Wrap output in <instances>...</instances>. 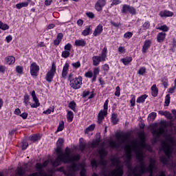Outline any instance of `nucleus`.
Masks as SVG:
<instances>
[{
  "mask_svg": "<svg viewBox=\"0 0 176 176\" xmlns=\"http://www.w3.org/2000/svg\"><path fill=\"white\" fill-rule=\"evenodd\" d=\"M162 146L166 157L161 156L160 157V160L162 164L166 166V164H168V160L173 155V147H171L168 143L166 142H162Z\"/></svg>",
  "mask_w": 176,
  "mask_h": 176,
  "instance_id": "1",
  "label": "nucleus"
},
{
  "mask_svg": "<svg viewBox=\"0 0 176 176\" xmlns=\"http://www.w3.org/2000/svg\"><path fill=\"white\" fill-rule=\"evenodd\" d=\"M72 76H74V74H72V73H70L67 78V80H69V82L70 87H72V89H74V90H78L80 89L82 86V82H83V78L80 76H78L76 78H72Z\"/></svg>",
  "mask_w": 176,
  "mask_h": 176,
  "instance_id": "2",
  "label": "nucleus"
},
{
  "mask_svg": "<svg viewBox=\"0 0 176 176\" xmlns=\"http://www.w3.org/2000/svg\"><path fill=\"white\" fill-rule=\"evenodd\" d=\"M107 55L108 48L107 47V45H105L102 50L100 56H94L92 57L93 65L97 67L100 65V63H104V61H107Z\"/></svg>",
  "mask_w": 176,
  "mask_h": 176,
  "instance_id": "3",
  "label": "nucleus"
},
{
  "mask_svg": "<svg viewBox=\"0 0 176 176\" xmlns=\"http://www.w3.org/2000/svg\"><path fill=\"white\" fill-rule=\"evenodd\" d=\"M161 125L163 126H160L159 129H155L153 131V135H156V138L154 139V142H157V138H160L166 131V127H167V122L166 121H162Z\"/></svg>",
  "mask_w": 176,
  "mask_h": 176,
  "instance_id": "4",
  "label": "nucleus"
},
{
  "mask_svg": "<svg viewBox=\"0 0 176 176\" xmlns=\"http://www.w3.org/2000/svg\"><path fill=\"white\" fill-rule=\"evenodd\" d=\"M56 155L57 157L56 158L55 161L52 162V166H54V167H58V166H61V163H64V164L72 163L69 161L70 159H67L65 155H63L62 153Z\"/></svg>",
  "mask_w": 176,
  "mask_h": 176,
  "instance_id": "5",
  "label": "nucleus"
},
{
  "mask_svg": "<svg viewBox=\"0 0 176 176\" xmlns=\"http://www.w3.org/2000/svg\"><path fill=\"white\" fill-rule=\"evenodd\" d=\"M60 153L63 154V156H65L67 159H70L69 161L72 163H74V162H79V160H80V155L79 154H76L71 157V148H69V147H66L65 153H63L62 151Z\"/></svg>",
  "mask_w": 176,
  "mask_h": 176,
  "instance_id": "6",
  "label": "nucleus"
},
{
  "mask_svg": "<svg viewBox=\"0 0 176 176\" xmlns=\"http://www.w3.org/2000/svg\"><path fill=\"white\" fill-rule=\"evenodd\" d=\"M121 12L124 14H127V13L132 14V16L137 14V10L135 8L127 4L123 5Z\"/></svg>",
  "mask_w": 176,
  "mask_h": 176,
  "instance_id": "7",
  "label": "nucleus"
},
{
  "mask_svg": "<svg viewBox=\"0 0 176 176\" xmlns=\"http://www.w3.org/2000/svg\"><path fill=\"white\" fill-rule=\"evenodd\" d=\"M49 160H47L45 161H44L42 164L37 162L36 164L35 168H36L37 171H38V174L39 175L42 176V175H45V172L43 171V168H45V167H47V166L49 165Z\"/></svg>",
  "mask_w": 176,
  "mask_h": 176,
  "instance_id": "8",
  "label": "nucleus"
},
{
  "mask_svg": "<svg viewBox=\"0 0 176 176\" xmlns=\"http://www.w3.org/2000/svg\"><path fill=\"white\" fill-rule=\"evenodd\" d=\"M100 155V166H107V160H105V157L108 156V151L105 150V148H101L98 151Z\"/></svg>",
  "mask_w": 176,
  "mask_h": 176,
  "instance_id": "9",
  "label": "nucleus"
},
{
  "mask_svg": "<svg viewBox=\"0 0 176 176\" xmlns=\"http://www.w3.org/2000/svg\"><path fill=\"white\" fill-rule=\"evenodd\" d=\"M116 138H117L118 142H120V144H124L129 138H130V133H116Z\"/></svg>",
  "mask_w": 176,
  "mask_h": 176,
  "instance_id": "10",
  "label": "nucleus"
},
{
  "mask_svg": "<svg viewBox=\"0 0 176 176\" xmlns=\"http://www.w3.org/2000/svg\"><path fill=\"white\" fill-rule=\"evenodd\" d=\"M39 73V65L36 63L33 62L30 65V75L32 78H36L38 74Z\"/></svg>",
  "mask_w": 176,
  "mask_h": 176,
  "instance_id": "11",
  "label": "nucleus"
},
{
  "mask_svg": "<svg viewBox=\"0 0 176 176\" xmlns=\"http://www.w3.org/2000/svg\"><path fill=\"white\" fill-rule=\"evenodd\" d=\"M64 146V139L59 138L56 142V148L55 152L56 155H60L63 152V146Z\"/></svg>",
  "mask_w": 176,
  "mask_h": 176,
  "instance_id": "12",
  "label": "nucleus"
},
{
  "mask_svg": "<svg viewBox=\"0 0 176 176\" xmlns=\"http://www.w3.org/2000/svg\"><path fill=\"white\" fill-rule=\"evenodd\" d=\"M107 5V0H98L95 3V10L96 12H102V8Z\"/></svg>",
  "mask_w": 176,
  "mask_h": 176,
  "instance_id": "13",
  "label": "nucleus"
},
{
  "mask_svg": "<svg viewBox=\"0 0 176 176\" xmlns=\"http://www.w3.org/2000/svg\"><path fill=\"white\" fill-rule=\"evenodd\" d=\"M107 115H108V111L100 110L98 115L97 123L98 124H102V122H104V119H105V117L107 116Z\"/></svg>",
  "mask_w": 176,
  "mask_h": 176,
  "instance_id": "14",
  "label": "nucleus"
},
{
  "mask_svg": "<svg viewBox=\"0 0 176 176\" xmlns=\"http://www.w3.org/2000/svg\"><path fill=\"white\" fill-rule=\"evenodd\" d=\"M68 71H69V63L66 62L63 67L61 78L65 79L68 75Z\"/></svg>",
  "mask_w": 176,
  "mask_h": 176,
  "instance_id": "15",
  "label": "nucleus"
},
{
  "mask_svg": "<svg viewBox=\"0 0 176 176\" xmlns=\"http://www.w3.org/2000/svg\"><path fill=\"white\" fill-rule=\"evenodd\" d=\"M103 31H104V26H102V24H99L95 28L93 32V35L94 36H99V35H101V34H102Z\"/></svg>",
  "mask_w": 176,
  "mask_h": 176,
  "instance_id": "16",
  "label": "nucleus"
},
{
  "mask_svg": "<svg viewBox=\"0 0 176 176\" xmlns=\"http://www.w3.org/2000/svg\"><path fill=\"white\" fill-rule=\"evenodd\" d=\"M152 46V41L150 39H147L144 41V45L142 46V52L145 54L148 52V50Z\"/></svg>",
  "mask_w": 176,
  "mask_h": 176,
  "instance_id": "17",
  "label": "nucleus"
},
{
  "mask_svg": "<svg viewBox=\"0 0 176 176\" xmlns=\"http://www.w3.org/2000/svg\"><path fill=\"white\" fill-rule=\"evenodd\" d=\"M156 168V160L153 158L150 159V164L147 167V173H153V169Z\"/></svg>",
  "mask_w": 176,
  "mask_h": 176,
  "instance_id": "18",
  "label": "nucleus"
},
{
  "mask_svg": "<svg viewBox=\"0 0 176 176\" xmlns=\"http://www.w3.org/2000/svg\"><path fill=\"white\" fill-rule=\"evenodd\" d=\"M72 163V164L70 165L69 169L73 171V173H76V171H79V170H80V167H82V164L75 163L74 162Z\"/></svg>",
  "mask_w": 176,
  "mask_h": 176,
  "instance_id": "19",
  "label": "nucleus"
},
{
  "mask_svg": "<svg viewBox=\"0 0 176 176\" xmlns=\"http://www.w3.org/2000/svg\"><path fill=\"white\" fill-rule=\"evenodd\" d=\"M159 16H160V17H173L174 16V12L168 10H164L160 11Z\"/></svg>",
  "mask_w": 176,
  "mask_h": 176,
  "instance_id": "20",
  "label": "nucleus"
},
{
  "mask_svg": "<svg viewBox=\"0 0 176 176\" xmlns=\"http://www.w3.org/2000/svg\"><path fill=\"white\" fill-rule=\"evenodd\" d=\"M166 35L167 34H166V32H164L158 33L157 35V41L158 42V43H162V42H164Z\"/></svg>",
  "mask_w": 176,
  "mask_h": 176,
  "instance_id": "21",
  "label": "nucleus"
},
{
  "mask_svg": "<svg viewBox=\"0 0 176 176\" xmlns=\"http://www.w3.org/2000/svg\"><path fill=\"white\" fill-rule=\"evenodd\" d=\"M64 38V34L63 33H58L56 36V38L54 41V45L55 46H58Z\"/></svg>",
  "mask_w": 176,
  "mask_h": 176,
  "instance_id": "22",
  "label": "nucleus"
},
{
  "mask_svg": "<svg viewBox=\"0 0 176 176\" xmlns=\"http://www.w3.org/2000/svg\"><path fill=\"white\" fill-rule=\"evenodd\" d=\"M139 163H140V166H139V173H140L141 174H146V173H148V169H146L148 168V167H146V166L145 165V162L144 161H142Z\"/></svg>",
  "mask_w": 176,
  "mask_h": 176,
  "instance_id": "23",
  "label": "nucleus"
},
{
  "mask_svg": "<svg viewBox=\"0 0 176 176\" xmlns=\"http://www.w3.org/2000/svg\"><path fill=\"white\" fill-rule=\"evenodd\" d=\"M5 61L8 65H13L16 63V58L13 56H8L6 57Z\"/></svg>",
  "mask_w": 176,
  "mask_h": 176,
  "instance_id": "24",
  "label": "nucleus"
},
{
  "mask_svg": "<svg viewBox=\"0 0 176 176\" xmlns=\"http://www.w3.org/2000/svg\"><path fill=\"white\" fill-rule=\"evenodd\" d=\"M54 75H56V73H53L52 72L50 71L46 74L45 80L47 82H48V83H52V82H53Z\"/></svg>",
  "mask_w": 176,
  "mask_h": 176,
  "instance_id": "25",
  "label": "nucleus"
},
{
  "mask_svg": "<svg viewBox=\"0 0 176 176\" xmlns=\"http://www.w3.org/2000/svg\"><path fill=\"white\" fill-rule=\"evenodd\" d=\"M67 115V120L69 122V123H71L72 122L74 121V113L71 110H66Z\"/></svg>",
  "mask_w": 176,
  "mask_h": 176,
  "instance_id": "26",
  "label": "nucleus"
},
{
  "mask_svg": "<svg viewBox=\"0 0 176 176\" xmlns=\"http://www.w3.org/2000/svg\"><path fill=\"white\" fill-rule=\"evenodd\" d=\"M120 61L124 65H129V64L133 61V57L126 56L125 58H121Z\"/></svg>",
  "mask_w": 176,
  "mask_h": 176,
  "instance_id": "27",
  "label": "nucleus"
},
{
  "mask_svg": "<svg viewBox=\"0 0 176 176\" xmlns=\"http://www.w3.org/2000/svg\"><path fill=\"white\" fill-rule=\"evenodd\" d=\"M120 119L118 118V114L113 113L111 114V122L113 123V124L116 125L118 123H119Z\"/></svg>",
  "mask_w": 176,
  "mask_h": 176,
  "instance_id": "28",
  "label": "nucleus"
},
{
  "mask_svg": "<svg viewBox=\"0 0 176 176\" xmlns=\"http://www.w3.org/2000/svg\"><path fill=\"white\" fill-rule=\"evenodd\" d=\"M159 115H162V116H165L166 118H167L168 119H173V116L171 115V113H170V111H158Z\"/></svg>",
  "mask_w": 176,
  "mask_h": 176,
  "instance_id": "29",
  "label": "nucleus"
},
{
  "mask_svg": "<svg viewBox=\"0 0 176 176\" xmlns=\"http://www.w3.org/2000/svg\"><path fill=\"white\" fill-rule=\"evenodd\" d=\"M147 98H148V95L146 94L142 95L137 98L136 102H138V104H144V102H145V100Z\"/></svg>",
  "mask_w": 176,
  "mask_h": 176,
  "instance_id": "30",
  "label": "nucleus"
},
{
  "mask_svg": "<svg viewBox=\"0 0 176 176\" xmlns=\"http://www.w3.org/2000/svg\"><path fill=\"white\" fill-rule=\"evenodd\" d=\"M86 45H87L86 41H85L83 39L75 41V46L85 47V46H86Z\"/></svg>",
  "mask_w": 176,
  "mask_h": 176,
  "instance_id": "31",
  "label": "nucleus"
},
{
  "mask_svg": "<svg viewBox=\"0 0 176 176\" xmlns=\"http://www.w3.org/2000/svg\"><path fill=\"white\" fill-rule=\"evenodd\" d=\"M41 138H42V137L39 133L34 134L30 137V140L32 142H36V141H40Z\"/></svg>",
  "mask_w": 176,
  "mask_h": 176,
  "instance_id": "32",
  "label": "nucleus"
},
{
  "mask_svg": "<svg viewBox=\"0 0 176 176\" xmlns=\"http://www.w3.org/2000/svg\"><path fill=\"white\" fill-rule=\"evenodd\" d=\"M33 101H34V104L30 103L31 108H38V107H41V103L39 102V99L36 96L32 98Z\"/></svg>",
  "mask_w": 176,
  "mask_h": 176,
  "instance_id": "33",
  "label": "nucleus"
},
{
  "mask_svg": "<svg viewBox=\"0 0 176 176\" xmlns=\"http://www.w3.org/2000/svg\"><path fill=\"white\" fill-rule=\"evenodd\" d=\"M157 94H159V89H157L156 85H153L151 87V96H153V97H157Z\"/></svg>",
  "mask_w": 176,
  "mask_h": 176,
  "instance_id": "34",
  "label": "nucleus"
},
{
  "mask_svg": "<svg viewBox=\"0 0 176 176\" xmlns=\"http://www.w3.org/2000/svg\"><path fill=\"white\" fill-rule=\"evenodd\" d=\"M144 153L141 150H139V152L136 153V159L138 160L139 162H144Z\"/></svg>",
  "mask_w": 176,
  "mask_h": 176,
  "instance_id": "35",
  "label": "nucleus"
},
{
  "mask_svg": "<svg viewBox=\"0 0 176 176\" xmlns=\"http://www.w3.org/2000/svg\"><path fill=\"white\" fill-rule=\"evenodd\" d=\"M125 164L129 171L132 173V174H134L135 173V169H133V166L131 165V161L126 160Z\"/></svg>",
  "mask_w": 176,
  "mask_h": 176,
  "instance_id": "36",
  "label": "nucleus"
},
{
  "mask_svg": "<svg viewBox=\"0 0 176 176\" xmlns=\"http://www.w3.org/2000/svg\"><path fill=\"white\" fill-rule=\"evenodd\" d=\"M124 151L126 160L131 161V159L133 157V155H131V151L127 149V147L124 148Z\"/></svg>",
  "mask_w": 176,
  "mask_h": 176,
  "instance_id": "37",
  "label": "nucleus"
},
{
  "mask_svg": "<svg viewBox=\"0 0 176 176\" xmlns=\"http://www.w3.org/2000/svg\"><path fill=\"white\" fill-rule=\"evenodd\" d=\"M100 138L94 140L91 143V148H98V146L100 145Z\"/></svg>",
  "mask_w": 176,
  "mask_h": 176,
  "instance_id": "38",
  "label": "nucleus"
},
{
  "mask_svg": "<svg viewBox=\"0 0 176 176\" xmlns=\"http://www.w3.org/2000/svg\"><path fill=\"white\" fill-rule=\"evenodd\" d=\"M57 170L60 171V173H63L65 176H75V174L74 173H67V171H65V169H64V167H60L57 169Z\"/></svg>",
  "mask_w": 176,
  "mask_h": 176,
  "instance_id": "39",
  "label": "nucleus"
},
{
  "mask_svg": "<svg viewBox=\"0 0 176 176\" xmlns=\"http://www.w3.org/2000/svg\"><path fill=\"white\" fill-rule=\"evenodd\" d=\"M156 116H157V113H156V112L151 113L147 118L148 122H153V120L156 119Z\"/></svg>",
  "mask_w": 176,
  "mask_h": 176,
  "instance_id": "40",
  "label": "nucleus"
},
{
  "mask_svg": "<svg viewBox=\"0 0 176 176\" xmlns=\"http://www.w3.org/2000/svg\"><path fill=\"white\" fill-rule=\"evenodd\" d=\"M91 32V28H90V26H87L85 29L82 32V35L83 36H87V35H90Z\"/></svg>",
  "mask_w": 176,
  "mask_h": 176,
  "instance_id": "41",
  "label": "nucleus"
},
{
  "mask_svg": "<svg viewBox=\"0 0 176 176\" xmlns=\"http://www.w3.org/2000/svg\"><path fill=\"white\" fill-rule=\"evenodd\" d=\"M68 108L72 109V111L76 112V102L75 101H71L68 104Z\"/></svg>",
  "mask_w": 176,
  "mask_h": 176,
  "instance_id": "42",
  "label": "nucleus"
},
{
  "mask_svg": "<svg viewBox=\"0 0 176 176\" xmlns=\"http://www.w3.org/2000/svg\"><path fill=\"white\" fill-rule=\"evenodd\" d=\"M81 140H83V138H80L79 149L80 151H81V152H83V151L86 149V146H87V144L85 142H81Z\"/></svg>",
  "mask_w": 176,
  "mask_h": 176,
  "instance_id": "43",
  "label": "nucleus"
},
{
  "mask_svg": "<svg viewBox=\"0 0 176 176\" xmlns=\"http://www.w3.org/2000/svg\"><path fill=\"white\" fill-rule=\"evenodd\" d=\"M15 71L16 74L23 75V74H24V67H23V66L18 65L16 67Z\"/></svg>",
  "mask_w": 176,
  "mask_h": 176,
  "instance_id": "44",
  "label": "nucleus"
},
{
  "mask_svg": "<svg viewBox=\"0 0 176 176\" xmlns=\"http://www.w3.org/2000/svg\"><path fill=\"white\" fill-rule=\"evenodd\" d=\"M17 175L23 176L25 175V169L24 168L19 167L16 170Z\"/></svg>",
  "mask_w": 176,
  "mask_h": 176,
  "instance_id": "45",
  "label": "nucleus"
},
{
  "mask_svg": "<svg viewBox=\"0 0 176 176\" xmlns=\"http://www.w3.org/2000/svg\"><path fill=\"white\" fill-rule=\"evenodd\" d=\"M30 102V95L25 94L23 96V104L25 107H28V103Z\"/></svg>",
  "mask_w": 176,
  "mask_h": 176,
  "instance_id": "46",
  "label": "nucleus"
},
{
  "mask_svg": "<svg viewBox=\"0 0 176 176\" xmlns=\"http://www.w3.org/2000/svg\"><path fill=\"white\" fill-rule=\"evenodd\" d=\"M157 30H159L160 31H163V32H168L170 28H168V26H167V25H163L159 28H157Z\"/></svg>",
  "mask_w": 176,
  "mask_h": 176,
  "instance_id": "47",
  "label": "nucleus"
},
{
  "mask_svg": "<svg viewBox=\"0 0 176 176\" xmlns=\"http://www.w3.org/2000/svg\"><path fill=\"white\" fill-rule=\"evenodd\" d=\"M64 130V121H61L59 122V124L58 126L57 130L55 132V134H57V133H59V131H63Z\"/></svg>",
  "mask_w": 176,
  "mask_h": 176,
  "instance_id": "48",
  "label": "nucleus"
},
{
  "mask_svg": "<svg viewBox=\"0 0 176 176\" xmlns=\"http://www.w3.org/2000/svg\"><path fill=\"white\" fill-rule=\"evenodd\" d=\"M161 82L164 89H167V87H168V78H167L166 77H164L161 80Z\"/></svg>",
  "mask_w": 176,
  "mask_h": 176,
  "instance_id": "49",
  "label": "nucleus"
},
{
  "mask_svg": "<svg viewBox=\"0 0 176 176\" xmlns=\"http://www.w3.org/2000/svg\"><path fill=\"white\" fill-rule=\"evenodd\" d=\"M138 75H141L142 76H144L145 74H146V67H142L139 69L138 72Z\"/></svg>",
  "mask_w": 176,
  "mask_h": 176,
  "instance_id": "50",
  "label": "nucleus"
},
{
  "mask_svg": "<svg viewBox=\"0 0 176 176\" xmlns=\"http://www.w3.org/2000/svg\"><path fill=\"white\" fill-rule=\"evenodd\" d=\"M131 108L135 107V95H131V100H130Z\"/></svg>",
  "mask_w": 176,
  "mask_h": 176,
  "instance_id": "51",
  "label": "nucleus"
},
{
  "mask_svg": "<svg viewBox=\"0 0 176 176\" xmlns=\"http://www.w3.org/2000/svg\"><path fill=\"white\" fill-rule=\"evenodd\" d=\"M0 30L3 31H6V30H9V26L6 23H3V22L0 21Z\"/></svg>",
  "mask_w": 176,
  "mask_h": 176,
  "instance_id": "52",
  "label": "nucleus"
},
{
  "mask_svg": "<svg viewBox=\"0 0 176 176\" xmlns=\"http://www.w3.org/2000/svg\"><path fill=\"white\" fill-rule=\"evenodd\" d=\"M150 27H151V22H149V21H146L142 25V28L144 31H146V30H149Z\"/></svg>",
  "mask_w": 176,
  "mask_h": 176,
  "instance_id": "53",
  "label": "nucleus"
},
{
  "mask_svg": "<svg viewBox=\"0 0 176 176\" xmlns=\"http://www.w3.org/2000/svg\"><path fill=\"white\" fill-rule=\"evenodd\" d=\"M110 24L111 25H112V27H114L115 28H120V25H122L120 22H115L112 20L110 21Z\"/></svg>",
  "mask_w": 176,
  "mask_h": 176,
  "instance_id": "54",
  "label": "nucleus"
},
{
  "mask_svg": "<svg viewBox=\"0 0 176 176\" xmlns=\"http://www.w3.org/2000/svg\"><path fill=\"white\" fill-rule=\"evenodd\" d=\"M171 97L170 96V94H167L165 97V102H164V106L165 107H168V105H170V100Z\"/></svg>",
  "mask_w": 176,
  "mask_h": 176,
  "instance_id": "55",
  "label": "nucleus"
},
{
  "mask_svg": "<svg viewBox=\"0 0 176 176\" xmlns=\"http://www.w3.org/2000/svg\"><path fill=\"white\" fill-rule=\"evenodd\" d=\"M94 129H96V124H92L85 129V133H89V131H93Z\"/></svg>",
  "mask_w": 176,
  "mask_h": 176,
  "instance_id": "56",
  "label": "nucleus"
},
{
  "mask_svg": "<svg viewBox=\"0 0 176 176\" xmlns=\"http://www.w3.org/2000/svg\"><path fill=\"white\" fill-rule=\"evenodd\" d=\"M70 54H71V53L69 52V51L65 50L62 52L61 56L63 58H68V57H69Z\"/></svg>",
  "mask_w": 176,
  "mask_h": 176,
  "instance_id": "57",
  "label": "nucleus"
},
{
  "mask_svg": "<svg viewBox=\"0 0 176 176\" xmlns=\"http://www.w3.org/2000/svg\"><path fill=\"white\" fill-rule=\"evenodd\" d=\"M124 38L125 39H130L131 38H133V32H127L124 33Z\"/></svg>",
  "mask_w": 176,
  "mask_h": 176,
  "instance_id": "58",
  "label": "nucleus"
},
{
  "mask_svg": "<svg viewBox=\"0 0 176 176\" xmlns=\"http://www.w3.org/2000/svg\"><path fill=\"white\" fill-rule=\"evenodd\" d=\"M72 66L73 67V68H74L75 69H78V68H80V61H77L76 63H73L72 64Z\"/></svg>",
  "mask_w": 176,
  "mask_h": 176,
  "instance_id": "59",
  "label": "nucleus"
},
{
  "mask_svg": "<svg viewBox=\"0 0 176 176\" xmlns=\"http://www.w3.org/2000/svg\"><path fill=\"white\" fill-rule=\"evenodd\" d=\"M108 104H109V99H107L104 103V105H103V110L102 111H104L106 112H108Z\"/></svg>",
  "mask_w": 176,
  "mask_h": 176,
  "instance_id": "60",
  "label": "nucleus"
},
{
  "mask_svg": "<svg viewBox=\"0 0 176 176\" xmlns=\"http://www.w3.org/2000/svg\"><path fill=\"white\" fill-rule=\"evenodd\" d=\"M109 146L111 148H119V144H118V143H116V142H115L113 141H111L109 142Z\"/></svg>",
  "mask_w": 176,
  "mask_h": 176,
  "instance_id": "61",
  "label": "nucleus"
},
{
  "mask_svg": "<svg viewBox=\"0 0 176 176\" xmlns=\"http://www.w3.org/2000/svg\"><path fill=\"white\" fill-rule=\"evenodd\" d=\"M91 166L93 168L95 167V168H97V167H98V162H97V160H92L91 161Z\"/></svg>",
  "mask_w": 176,
  "mask_h": 176,
  "instance_id": "62",
  "label": "nucleus"
},
{
  "mask_svg": "<svg viewBox=\"0 0 176 176\" xmlns=\"http://www.w3.org/2000/svg\"><path fill=\"white\" fill-rule=\"evenodd\" d=\"M114 94L116 97H120V87L117 86L116 87V91Z\"/></svg>",
  "mask_w": 176,
  "mask_h": 176,
  "instance_id": "63",
  "label": "nucleus"
},
{
  "mask_svg": "<svg viewBox=\"0 0 176 176\" xmlns=\"http://www.w3.org/2000/svg\"><path fill=\"white\" fill-rule=\"evenodd\" d=\"M102 69L106 72H108V71H109V65L105 63L104 65H102Z\"/></svg>",
  "mask_w": 176,
  "mask_h": 176,
  "instance_id": "64",
  "label": "nucleus"
}]
</instances>
